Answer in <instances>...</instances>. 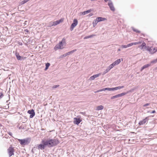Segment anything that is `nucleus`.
Listing matches in <instances>:
<instances>
[{"mask_svg": "<svg viewBox=\"0 0 157 157\" xmlns=\"http://www.w3.org/2000/svg\"><path fill=\"white\" fill-rule=\"evenodd\" d=\"M59 143L58 140L56 139H44L41 141L42 144L38 145L37 149L43 150L46 147H51L57 145Z\"/></svg>", "mask_w": 157, "mask_h": 157, "instance_id": "f257e3e1", "label": "nucleus"}, {"mask_svg": "<svg viewBox=\"0 0 157 157\" xmlns=\"http://www.w3.org/2000/svg\"><path fill=\"white\" fill-rule=\"evenodd\" d=\"M18 141L21 145H25L30 143V139L27 138L23 139H18Z\"/></svg>", "mask_w": 157, "mask_h": 157, "instance_id": "f03ea898", "label": "nucleus"}, {"mask_svg": "<svg viewBox=\"0 0 157 157\" xmlns=\"http://www.w3.org/2000/svg\"><path fill=\"white\" fill-rule=\"evenodd\" d=\"M65 41V40L64 39H63L62 41L60 42L58 44L56 45V46L54 48V49L56 50L59 49H62L63 48V42H64Z\"/></svg>", "mask_w": 157, "mask_h": 157, "instance_id": "7ed1b4c3", "label": "nucleus"}, {"mask_svg": "<svg viewBox=\"0 0 157 157\" xmlns=\"http://www.w3.org/2000/svg\"><path fill=\"white\" fill-rule=\"evenodd\" d=\"M8 153L10 157L14 155V149L11 147H10L7 149Z\"/></svg>", "mask_w": 157, "mask_h": 157, "instance_id": "20e7f679", "label": "nucleus"}, {"mask_svg": "<svg viewBox=\"0 0 157 157\" xmlns=\"http://www.w3.org/2000/svg\"><path fill=\"white\" fill-rule=\"evenodd\" d=\"M147 50L149 51L150 53L152 54L156 52L157 51V48H153V47H148Z\"/></svg>", "mask_w": 157, "mask_h": 157, "instance_id": "39448f33", "label": "nucleus"}, {"mask_svg": "<svg viewBox=\"0 0 157 157\" xmlns=\"http://www.w3.org/2000/svg\"><path fill=\"white\" fill-rule=\"evenodd\" d=\"M78 21L76 19H74L73 20V23L72 24L70 27V30L72 31L74 28L78 24Z\"/></svg>", "mask_w": 157, "mask_h": 157, "instance_id": "423d86ee", "label": "nucleus"}, {"mask_svg": "<svg viewBox=\"0 0 157 157\" xmlns=\"http://www.w3.org/2000/svg\"><path fill=\"white\" fill-rule=\"evenodd\" d=\"M148 117H146L145 119L140 121L139 123V124L140 125H141L145 124L148 122Z\"/></svg>", "mask_w": 157, "mask_h": 157, "instance_id": "0eeeda50", "label": "nucleus"}, {"mask_svg": "<svg viewBox=\"0 0 157 157\" xmlns=\"http://www.w3.org/2000/svg\"><path fill=\"white\" fill-rule=\"evenodd\" d=\"M126 94H127V93H122L121 94H118L116 95H115V96L112 97L111 98V99H113L115 98H119V97H122V96L125 95Z\"/></svg>", "mask_w": 157, "mask_h": 157, "instance_id": "6e6552de", "label": "nucleus"}, {"mask_svg": "<svg viewBox=\"0 0 157 157\" xmlns=\"http://www.w3.org/2000/svg\"><path fill=\"white\" fill-rule=\"evenodd\" d=\"M108 5L109 6L110 9L112 11H114L115 10V8L112 1L110 0H109V2L108 3Z\"/></svg>", "mask_w": 157, "mask_h": 157, "instance_id": "1a4fd4ad", "label": "nucleus"}, {"mask_svg": "<svg viewBox=\"0 0 157 157\" xmlns=\"http://www.w3.org/2000/svg\"><path fill=\"white\" fill-rule=\"evenodd\" d=\"M27 113L30 114L29 117L30 118H33L35 115V113L33 109L28 110Z\"/></svg>", "mask_w": 157, "mask_h": 157, "instance_id": "9d476101", "label": "nucleus"}, {"mask_svg": "<svg viewBox=\"0 0 157 157\" xmlns=\"http://www.w3.org/2000/svg\"><path fill=\"white\" fill-rule=\"evenodd\" d=\"M74 123L77 125L78 124L82 121L79 118H74Z\"/></svg>", "mask_w": 157, "mask_h": 157, "instance_id": "9b49d317", "label": "nucleus"}, {"mask_svg": "<svg viewBox=\"0 0 157 157\" xmlns=\"http://www.w3.org/2000/svg\"><path fill=\"white\" fill-rule=\"evenodd\" d=\"M63 21V20L61 19L59 20L56 21L52 22V26H56L57 25L59 24L61 22Z\"/></svg>", "mask_w": 157, "mask_h": 157, "instance_id": "f8f14e48", "label": "nucleus"}, {"mask_svg": "<svg viewBox=\"0 0 157 157\" xmlns=\"http://www.w3.org/2000/svg\"><path fill=\"white\" fill-rule=\"evenodd\" d=\"M148 47V46H146V43L144 42L143 41L142 44L139 46L138 47L140 48L141 49L145 48L147 50Z\"/></svg>", "mask_w": 157, "mask_h": 157, "instance_id": "ddd939ff", "label": "nucleus"}, {"mask_svg": "<svg viewBox=\"0 0 157 157\" xmlns=\"http://www.w3.org/2000/svg\"><path fill=\"white\" fill-rule=\"evenodd\" d=\"M101 73H99L98 74L94 75L92 76H91L90 77V80H93L95 78L98 77L99 76L101 75Z\"/></svg>", "mask_w": 157, "mask_h": 157, "instance_id": "4468645a", "label": "nucleus"}, {"mask_svg": "<svg viewBox=\"0 0 157 157\" xmlns=\"http://www.w3.org/2000/svg\"><path fill=\"white\" fill-rule=\"evenodd\" d=\"M15 56L17 58V59L18 60H21L22 59V57H21L19 55L18 52H16L15 53Z\"/></svg>", "mask_w": 157, "mask_h": 157, "instance_id": "2eb2a0df", "label": "nucleus"}, {"mask_svg": "<svg viewBox=\"0 0 157 157\" xmlns=\"http://www.w3.org/2000/svg\"><path fill=\"white\" fill-rule=\"evenodd\" d=\"M121 62V59H118L114 62L112 64L114 66L118 65Z\"/></svg>", "mask_w": 157, "mask_h": 157, "instance_id": "dca6fc26", "label": "nucleus"}, {"mask_svg": "<svg viewBox=\"0 0 157 157\" xmlns=\"http://www.w3.org/2000/svg\"><path fill=\"white\" fill-rule=\"evenodd\" d=\"M96 19L98 20V22H100L101 21H104L106 20L105 18L102 17H98L96 18Z\"/></svg>", "mask_w": 157, "mask_h": 157, "instance_id": "f3484780", "label": "nucleus"}, {"mask_svg": "<svg viewBox=\"0 0 157 157\" xmlns=\"http://www.w3.org/2000/svg\"><path fill=\"white\" fill-rule=\"evenodd\" d=\"M91 11L92 10L90 9L85 11L81 12L80 13L82 15H84L90 13Z\"/></svg>", "mask_w": 157, "mask_h": 157, "instance_id": "a211bd4d", "label": "nucleus"}, {"mask_svg": "<svg viewBox=\"0 0 157 157\" xmlns=\"http://www.w3.org/2000/svg\"><path fill=\"white\" fill-rule=\"evenodd\" d=\"M151 65L150 64H147L144 65L143 66L141 69V71H142L144 69L150 66Z\"/></svg>", "mask_w": 157, "mask_h": 157, "instance_id": "6ab92c4d", "label": "nucleus"}, {"mask_svg": "<svg viewBox=\"0 0 157 157\" xmlns=\"http://www.w3.org/2000/svg\"><path fill=\"white\" fill-rule=\"evenodd\" d=\"M103 91H105L106 90L108 91H114L113 88H106L102 89Z\"/></svg>", "mask_w": 157, "mask_h": 157, "instance_id": "aec40b11", "label": "nucleus"}, {"mask_svg": "<svg viewBox=\"0 0 157 157\" xmlns=\"http://www.w3.org/2000/svg\"><path fill=\"white\" fill-rule=\"evenodd\" d=\"M124 87V86H118L116 87H115L113 88V90H114V91L115 90H117L118 89H122V88H123Z\"/></svg>", "mask_w": 157, "mask_h": 157, "instance_id": "412c9836", "label": "nucleus"}, {"mask_svg": "<svg viewBox=\"0 0 157 157\" xmlns=\"http://www.w3.org/2000/svg\"><path fill=\"white\" fill-rule=\"evenodd\" d=\"M77 51V50L76 49H74L73 50H72L69 52H68L67 53H66V54L67 56L68 55L71 54L72 53H73L74 52H76Z\"/></svg>", "mask_w": 157, "mask_h": 157, "instance_id": "4be33fe9", "label": "nucleus"}, {"mask_svg": "<svg viewBox=\"0 0 157 157\" xmlns=\"http://www.w3.org/2000/svg\"><path fill=\"white\" fill-rule=\"evenodd\" d=\"M114 66L113 65V64L112 63V64H110L107 68L108 71H110L112 68Z\"/></svg>", "mask_w": 157, "mask_h": 157, "instance_id": "5701e85b", "label": "nucleus"}, {"mask_svg": "<svg viewBox=\"0 0 157 157\" xmlns=\"http://www.w3.org/2000/svg\"><path fill=\"white\" fill-rule=\"evenodd\" d=\"M95 35H91L87 36H86L85 37H84V39H88V38H91L94 36H95Z\"/></svg>", "mask_w": 157, "mask_h": 157, "instance_id": "b1692460", "label": "nucleus"}, {"mask_svg": "<svg viewBox=\"0 0 157 157\" xmlns=\"http://www.w3.org/2000/svg\"><path fill=\"white\" fill-rule=\"evenodd\" d=\"M98 20L96 18V19L95 20H94L93 21V26L94 27L98 23Z\"/></svg>", "mask_w": 157, "mask_h": 157, "instance_id": "393cba45", "label": "nucleus"}, {"mask_svg": "<svg viewBox=\"0 0 157 157\" xmlns=\"http://www.w3.org/2000/svg\"><path fill=\"white\" fill-rule=\"evenodd\" d=\"M103 107L102 105H99L97 107V110H99L103 109Z\"/></svg>", "mask_w": 157, "mask_h": 157, "instance_id": "a878e982", "label": "nucleus"}, {"mask_svg": "<svg viewBox=\"0 0 157 157\" xmlns=\"http://www.w3.org/2000/svg\"><path fill=\"white\" fill-rule=\"evenodd\" d=\"M50 64L49 63H46L45 65L46 67H45L44 70L45 71L47 70L48 69V68L49 67V66H50Z\"/></svg>", "mask_w": 157, "mask_h": 157, "instance_id": "bb28decb", "label": "nucleus"}, {"mask_svg": "<svg viewBox=\"0 0 157 157\" xmlns=\"http://www.w3.org/2000/svg\"><path fill=\"white\" fill-rule=\"evenodd\" d=\"M138 87H134L133 88L131 89L129 91V92H133L134 90H135L136 89H137Z\"/></svg>", "mask_w": 157, "mask_h": 157, "instance_id": "cd10ccee", "label": "nucleus"}, {"mask_svg": "<svg viewBox=\"0 0 157 157\" xmlns=\"http://www.w3.org/2000/svg\"><path fill=\"white\" fill-rule=\"evenodd\" d=\"M132 29L134 32H135L136 33H140V31H139L137 29H135V28H134L133 27L132 28Z\"/></svg>", "mask_w": 157, "mask_h": 157, "instance_id": "c85d7f7f", "label": "nucleus"}, {"mask_svg": "<svg viewBox=\"0 0 157 157\" xmlns=\"http://www.w3.org/2000/svg\"><path fill=\"white\" fill-rule=\"evenodd\" d=\"M157 62V59H154L153 60L151 61V63L152 64H154L155 63Z\"/></svg>", "mask_w": 157, "mask_h": 157, "instance_id": "c756f323", "label": "nucleus"}, {"mask_svg": "<svg viewBox=\"0 0 157 157\" xmlns=\"http://www.w3.org/2000/svg\"><path fill=\"white\" fill-rule=\"evenodd\" d=\"M28 1H29L28 0H24L21 2V4H23L28 2Z\"/></svg>", "mask_w": 157, "mask_h": 157, "instance_id": "7c9ffc66", "label": "nucleus"}, {"mask_svg": "<svg viewBox=\"0 0 157 157\" xmlns=\"http://www.w3.org/2000/svg\"><path fill=\"white\" fill-rule=\"evenodd\" d=\"M109 71H108V70L107 69H106L104 71H103L102 72V75H104Z\"/></svg>", "mask_w": 157, "mask_h": 157, "instance_id": "2f4dec72", "label": "nucleus"}, {"mask_svg": "<svg viewBox=\"0 0 157 157\" xmlns=\"http://www.w3.org/2000/svg\"><path fill=\"white\" fill-rule=\"evenodd\" d=\"M133 45V43H132L128 44L127 45V46H128V47H129Z\"/></svg>", "mask_w": 157, "mask_h": 157, "instance_id": "473e14b6", "label": "nucleus"}, {"mask_svg": "<svg viewBox=\"0 0 157 157\" xmlns=\"http://www.w3.org/2000/svg\"><path fill=\"white\" fill-rule=\"evenodd\" d=\"M59 85H54L53 86L52 88L53 89H55V88H56L58 87L59 86Z\"/></svg>", "mask_w": 157, "mask_h": 157, "instance_id": "72a5a7b5", "label": "nucleus"}, {"mask_svg": "<svg viewBox=\"0 0 157 157\" xmlns=\"http://www.w3.org/2000/svg\"><path fill=\"white\" fill-rule=\"evenodd\" d=\"M121 47L122 48H126L128 47L127 45H122L121 46Z\"/></svg>", "mask_w": 157, "mask_h": 157, "instance_id": "f704fd0d", "label": "nucleus"}, {"mask_svg": "<svg viewBox=\"0 0 157 157\" xmlns=\"http://www.w3.org/2000/svg\"><path fill=\"white\" fill-rule=\"evenodd\" d=\"M66 56H67L66 53L65 54L62 55L60 57L61 58L64 57H66Z\"/></svg>", "mask_w": 157, "mask_h": 157, "instance_id": "c9c22d12", "label": "nucleus"}, {"mask_svg": "<svg viewBox=\"0 0 157 157\" xmlns=\"http://www.w3.org/2000/svg\"><path fill=\"white\" fill-rule=\"evenodd\" d=\"M102 91H103V90H102V89L101 90H97V91L95 92V93H98V92H101Z\"/></svg>", "mask_w": 157, "mask_h": 157, "instance_id": "e433bc0d", "label": "nucleus"}, {"mask_svg": "<svg viewBox=\"0 0 157 157\" xmlns=\"http://www.w3.org/2000/svg\"><path fill=\"white\" fill-rule=\"evenodd\" d=\"M150 105V103H146V104H144L143 105V106L144 107L147 106H148V105Z\"/></svg>", "mask_w": 157, "mask_h": 157, "instance_id": "4c0bfd02", "label": "nucleus"}, {"mask_svg": "<svg viewBox=\"0 0 157 157\" xmlns=\"http://www.w3.org/2000/svg\"><path fill=\"white\" fill-rule=\"evenodd\" d=\"M3 96V94L2 93H0V98Z\"/></svg>", "mask_w": 157, "mask_h": 157, "instance_id": "58836bf2", "label": "nucleus"}, {"mask_svg": "<svg viewBox=\"0 0 157 157\" xmlns=\"http://www.w3.org/2000/svg\"><path fill=\"white\" fill-rule=\"evenodd\" d=\"M8 134L11 136H12V133L11 132H8Z\"/></svg>", "mask_w": 157, "mask_h": 157, "instance_id": "ea45409f", "label": "nucleus"}, {"mask_svg": "<svg viewBox=\"0 0 157 157\" xmlns=\"http://www.w3.org/2000/svg\"><path fill=\"white\" fill-rule=\"evenodd\" d=\"M133 43V45H137V44H138V42H135V43Z\"/></svg>", "mask_w": 157, "mask_h": 157, "instance_id": "a19ab883", "label": "nucleus"}, {"mask_svg": "<svg viewBox=\"0 0 157 157\" xmlns=\"http://www.w3.org/2000/svg\"><path fill=\"white\" fill-rule=\"evenodd\" d=\"M52 22H50V25L49 26V27H51L52 26Z\"/></svg>", "mask_w": 157, "mask_h": 157, "instance_id": "79ce46f5", "label": "nucleus"}, {"mask_svg": "<svg viewBox=\"0 0 157 157\" xmlns=\"http://www.w3.org/2000/svg\"><path fill=\"white\" fill-rule=\"evenodd\" d=\"M25 31L27 33H28V32H29V31L28 29H25Z\"/></svg>", "mask_w": 157, "mask_h": 157, "instance_id": "37998d69", "label": "nucleus"}, {"mask_svg": "<svg viewBox=\"0 0 157 157\" xmlns=\"http://www.w3.org/2000/svg\"><path fill=\"white\" fill-rule=\"evenodd\" d=\"M93 14L92 13H90L89 14V17H91L93 15Z\"/></svg>", "mask_w": 157, "mask_h": 157, "instance_id": "c03bdc74", "label": "nucleus"}, {"mask_svg": "<svg viewBox=\"0 0 157 157\" xmlns=\"http://www.w3.org/2000/svg\"><path fill=\"white\" fill-rule=\"evenodd\" d=\"M138 42V44H140L142 43V41H139V42Z\"/></svg>", "mask_w": 157, "mask_h": 157, "instance_id": "a18cd8bd", "label": "nucleus"}, {"mask_svg": "<svg viewBox=\"0 0 157 157\" xmlns=\"http://www.w3.org/2000/svg\"><path fill=\"white\" fill-rule=\"evenodd\" d=\"M155 113V110L152 111V112H151V113Z\"/></svg>", "mask_w": 157, "mask_h": 157, "instance_id": "49530a36", "label": "nucleus"}, {"mask_svg": "<svg viewBox=\"0 0 157 157\" xmlns=\"http://www.w3.org/2000/svg\"><path fill=\"white\" fill-rule=\"evenodd\" d=\"M80 113L84 115H85V112H81Z\"/></svg>", "mask_w": 157, "mask_h": 157, "instance_id": "de8ad7c7", "label": "nucleus"}, {"mask_svg": "<svg viewBox=\"0 0 157 157\" xmlns=\"http://www.w3.org/2000/svg\"><path fill=\"white\" fill-rule=\"evenodd\" d=\"M118 51H121V49H120L119 48V49H118Z\"/></svg>", "mask_w": 157, "mask_h": 157, "instance_id": "09e8293b", "label": "nucleus"}, {"mask_svg": "<svg viewBox=\"0 0 157 157\" xmlns=\"http://www.w3.org/2000/svg\"><path fill=\"white\" fill-rule=\"evenodd\" d=\"M0 127H2V128L3 127V126L1 124H0Z\"/></svg>", "mask_w": 157, "mask_h": 157, "instance_id": "8fccbe9b", "label": "nucleus"}, {"mask_svg": "<svg viewBox=\"0 0 157 157\" xmlns=\"http://www.w3.org/2000/svg\"><path fill=\"white\" fill-rule=\"evenodd\" d=\"M20 44L21 45H22V43H21V44Z\"/></svg>", "mask_w": 157, "mask_h": 157, "instance_id": "3c124183", "label": "nucleus"}, {"mask_svg": "<svg viewBox=\"0 0 157 157\" xmlns=\"http://www.w3.org/2000/svg\"><path fill=\"white\" fill-rule=\"evenodd\" d=\"M122 61H123V59H121Z\"/></svg>", "mask_w": 157, "mask_h": 157, "instance_id": "603ef678", "label": "nucleus"}]
</instances>
